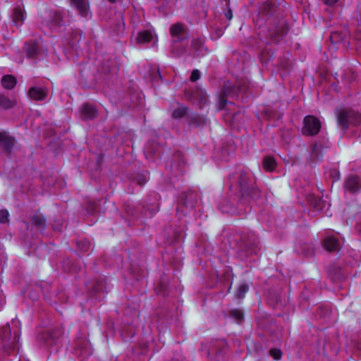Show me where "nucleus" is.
Listing matches in <instances>:
<instances>
[{
    "label": "nucleus",
    "mask_w": 361,
    "mask_h": 361,
    "mask_svg": "<svg viewBox=\"0 0 361 361\" xmlns=\"http://www.w3.org/2000/svg\"><path fill=\"white\" fill-rule=\"evenodd\" d=\"M329 39L333 45L340 44L345 49H354L358 51L361 48V31L356 33L352 42L350 41L348 31L345 29L343 31L331 32Z\"/></svg>",
    "instance_id": "obj_1"
},
{
    "label": "nucleus",
    "mask_w": 361,
    "mask_h": 361,
    "mask_svg": "<svg viewBox=\"0 0 361 361\" xmlns=\"http://www.w3.org/2000/svg\"><path fill=\"white\" fill-rule=\"evenodd\" d=\"M336 121L338 127L347 130L350 125L357 126L361 123V114L350 109H341L336 111Z\"/></svg>",
    "instance_id": "obj_2"
},
{
    "label": "nucleus",
    "mask_w": 361,
    "mask_h": 361,
    "mask_svg": "<svg viewBox=\"0 0 361 361\" xmlns=\"http://www.w3.org/2000/svg\"><path fill=\"white\" fill-rule=\"evenodd\" d=\"M0 336L3 350L7 355L12 354L18 350V336L16 334L13 337H11L9 325L2 327Z\"/></svg>",
    "instance_id": "obj_3"
},
{
    "label": "nucleus",
    "mask_w": 361,
    "mask_h": 361,
    "mask_svg": "<svg viewBox=\"0 0 361 361\" xmlns=\"http://www.w3.org/2000/svg\"><path fill=\"white\" fill-rule=\"evenodd\" d=\"M197 202V195L192 192H183L180 195L177 204V213L185 216L190 213Z\"/></svg>",
    "instance_id": "obj_4"
},
{
    "label": "nucleus",
    "mask_w": 361,
    "mask_h": 361,
    "mask_svg": "<svg viewBox=\"0 0 361 361\" xmlns=\"http://www.w3.org/2000/svg\"><path fill=\"white\" fill-rule=\"evenodd\" d=\"M248 173L241 172L239 180L238 187L242 199L248 198L256 200L259 197V191L248 183Z\"/></svg>",
    "instance_id": "obj_5"
},
{
    "label": "nucleus",
    "mask_w": 361,
    "mask_h": 361,
    "mask_svg": "<svg viewBox=\"0 0 361 361\" xmlns=\"http://www.w3.org/2000/svg\"><path fill=\"white\" fill-rule=\"evenodd\" d=\"M243 87L238 83H233L231 81L224 82L223 90L219 97L218 108L223 109L227 104V98L236 95L243 90Z\"/></svg>",
    "instance_id": "obj_6"
},
{
    "label": "nucleus",
    "mask_w": 361,
    "mask_h": 361,
    "mask_svg": "<svg viewBox=\"0 0 361 361\" xmlns=\"http://www.w3.org/2000/svg\"><path fill=\"white\" fill-rule=\"evenodd\" d=\"M302 133L306 135H315L321 129L319 120L313 116H307L304 118Z\"/></svg>",
    "instance_id": "obj_7"
},
{
    "label": "nucleus",
    "mask_w": 361,
    "mask_h": 361,
    "mask_svg": "<svg viewBox=\"0 0 361 361\" xmlns=\"http://www.w3.org/2000/svg\"><path fill=\"white\" fill-rule=\"evenodd\" d=\"M241 249L247 255L257 253L259 250L258 239L255 234H249L241 238Z\"/></svg>",
    "instance_id": "obj_8"
},
{
    "label": "nucleus",
    "mask_w": 361,
    "mask_h": 361,
    "mask_svg": "<svg viewBox=\"0 0 361 361\" xmlns=\"http://www.w3.org/2000/svg\"><path fill=\"white\" fill-rule=\"evenodd\" d=\"M288 27L283 20L279 21L278 24L268 30L267 35L269 37V42H278L287 34Z\"/></svg>",
    "instance_id": "obj_9"
},
{
    "label": "nucleus",
    "mask_w": 361,
    "mask_h": 361,
    "mask_svg": "<svg viewBox=\"0 0 361 361\" xmlns=\"http://www.w3.org/2000/svg\"><path fill=\"white\" fill-rule=\"evenodd\" d=\"M188 44V39H173L171 45V54L175 57H180L184 55L187 51V46Z\"/></svg>",
    "instance_id": "obj_10"
},
{
    "label": "nucleus",
    "mask_w": 361,
    "mask_h": 361,
    "mask_svg": "<svg viewBox=\"0 0 361 361\" xmlns=\"http://www.w3.org/2000/svg\"><path fill=\"white\" fill-rule=\"evenodd\" d=\"M69 1L71 6L78 11L80 16L87 18L90 15L87 0H69Z\"/></svg>",
    "instance_id": "obj_11"
},
{
    "label": "nucleus",
    "mask_w": 361,
    "mask_h": 361,
    "mask_svg": "<svg viewBox=\"0 0 361 361\" xmlns=\"http://www.w3.org/2000/svg\"><path fill=\"white\" fill-rule=\"evenodd\" d=\"M47 24L52 30L61 27L63 25V16L61 13L58 11H50Z\"/></svg>",
    "instance_id": "obj_12"
},
{
    "label": "nucleus",
    "mask_w": 361,
    "mask_h": 361,
    "mask_svg": "<svg viewBox=\"0 0 361 361\" xmlns=\"http://www.w3.org/2000/svg\"><path fill=\"white\" fill-rule=\"evenodd\" d=\"M27 58L30 59H38L40 55L39 44L34 41L25 43L24 47Z\"/></svg>",
    "instance_id": "obj_13"
},
{
    "label": "nucleus",
    "mask_w": 361,
    "mask_h": 361,
    "mask_svg": "<svg viewBox=\"0 0 361 361\" xmlns=\"http://www.w3.org/2000/svg\"><path fill=\"white\" fill-rule=\"evenodd\" d=\"M345 188L351 193H355L361 188V181L358 176H349L345 181Z\"/></svg>",
    "instance_id": "obj_14"
},
{
    "label": "nucleus",
    "mask_w": 361,
    "mask_h": 361,
    "mask_svg": "<svg viewBox=\"0 0 361 361\" xmlns=\"http://www.w3.org/2000/svg\"><path fill=\"white\" fill-rule=\"evenodd\" d=\"M80 111L81 118L85 121L92 120L97 115V111L95 107L89 104H85L80 108Z\"/></svg>",
    "instance_id": "obj_15"
},
{
    "label": "nucleus",
    "mask_w": 361,
    "mask_h": 361,
    "mask_svg": "<svg viewBox=\"0 0 361 361\" xmlns=\"http://www.w3.org/2000/svg\"><path fill=\"white\" fill-rule=\"evenodd\" d=\"M191 49L194 51V56H202L207 53V49L204 46V41L201 38L192 39Z\"/></svg>",
    "instance_id": "obj_16"
},
{
    "label": "nucleus",
    "mask_w": 361,
    "mask_h": 361,
    "mask_svg": "<svg viewBox=\"0 0 361 361\" xmlns=\"http://www.w3.org/2000/svg\"><path fill=\"white\" fill-rule=\"evenodd\" d=\"M171 35L173 37V39H188V34L183 30V25L179 23H176L172 25L170 27Z\"/></svg>",
    "instance_id": "obj_17"
},
{
    "label": "nucleus",
    "mask_w": 361,
    "mask_h": 361,
    "mask_svg": "<svg viewBox=\"0 0 361 361\" xmlns=\"http://www.w3.org/2000/svg\"><path fill=\"white\" fill-rule=\"evenodd\" d=\"M15 141L14 139L8 136L6 133H0V147L6 153H10Z\"/></svg>",
    "instance_id": "obj_18"
},
{
    "label": "nucleus",
    "mask_w": 361,
    "mask_h": 361,
    "mask_svg": "<svg viewBox=\"0 0 361 361\" xmlns=\"http://www.w3.org/2000/svg\"><path fill=\"white\" fill-rule=\"evenodd\" d=\"M28 96L35 101L44 100L47 96V91L38 87H32L28 91Z\"/></svg>",
    "instance_id": "obj_19"
},
{
    "label": "nucleus",
    "mask_w": 361,
    "mask_h": 361,
    "mask_svg": "<svg viewBox=\"0 0 361 361\" xmlns=\"http://www.w3.org/2000/svg\"><path fill=\"white\" fill-rule=\"evenodd\" d=\"M75 348L77 350H80V355L86 357L90 354L89 350V343L85 338H79L75 342Z\"/></svg>",
    "instance_id": "obj_20"
},
{
    "label": "nucleus",
    "mask_w": 361,
    "mask_h": 361,
    "mask_svg": "<svg viewBox=\"0 0 361 361\" xmlns=\"http://www.w3.org/2000/svg\"><path fill=\"white\" fill-rule=\"evenodd\" d=\"M324 246L329 252L337 251L341 247L340 242L333 236L327 237L324 241Z\"/></svg>",
    "instance_id": "obj_21"
},
{
    "label": "nucleus",
    "mask_w": 361,
    "mask_h": 361,
    "mask_svg": "<svg viewBox=\"0 0 361 361\" xmlns=\"http://www.w3.org/2000/svg\"><path fill=\"white\" fill-rule=\"evenodd\" d=\"M32 224L40 231H44L46 228L45 217L39 213L35 214L30 219Z\"/></svg>",
    "instance_id": "obj_22"
},
{
    "label": "nucleus",
    "mask_w": 361,
    "mask_h": 361,
    "mask_svg": "<svg viewBox=\"0 0 361 361\" xmlns=\"http://www.w3.org/2000/svg\"><path fill=\"white\" fill-rule=\"evenodd\" d=\"M25 20V12L20 8H15L12 14V20L13 23L19 27L22 25Z\"/></svg>",
    "instance_id": "obj_23"
},
{
    "label": "nucleus",
    "mask_w": 361,
    "mask_h": 361,
    "mask_svg": "<svg viewBox=\"0 0 361 361\" xmlns=\"http://www.w3.org/2000/svg\"><path fill=\"white\" fill-rule=\"evenodd\" d=\"M159 147L157 144L148 142L145 145L144 151L147 159H152L153 157L157 153Z\"/></svg>",
    "instance_id": "obj_24"
},
{
    "label": "nucleus",
    "mask_w": 361,
    "mask_h": 361,
    "mask_svg": "<svg viewBox=\"0 0 361 361\" xmlns=\"http://www.w3.org/2000/svg\"><path fill=\"white\" fill-rule=\"evenodd\" d=\"M153 199L154 202H151V200L148 199L146 205L144 206L145 212H149L150 216L159 211V203L157 202V195H154Z\"/></svg>",
    "instance_id": "obj_25"
},
{
    "label": "nucleus",
    "mask_w": 361,
    "mask_h": 361,
    "mask_svg": "<svg viewBox=\"0 0 361 361\" xmlns=\"http://www.w3.org/2000/svg\"><path fill=\"white\" fill-rule=\"evenodd\" d=\"M16 83L17 81L16 78L11 75H4L1 78V85L5 89L12 90L14 88Z\"/></svg>",
    "instance_id": "obj_26"
},
{
    "label": "nucleus",
    "mask_w": 361,
    "mask_h": 361,
    "mask_svg": "<svg viewBox=\"0 0 361 361\" xmlns=\"http://www.w3.org/2000/svg\"><path fill=\"white\" fill-rule=\"evenodd\" d=\"M16 105L15 99H10L5 94H0V106L4 109L13 108Z\"/></svg>",
    "instance_id": "obj_27"
},
{
    "label": "nucleus",
    "mask_w": 361,
    "mask_h": 361,
    "mask_svg": "<svg viewBox=\"0 0 361 361\" xmlns=\"http://www.w3.org/2000/svg\"><path fill=\"white\" fill-rule=\"evenodd\" d=\"M262 166L266 171H273L276 166V162L273 157L267 156L263 159Z\"/></svg>",
    "instance_id": "obj_28"
},
{
    "label": "nucleus",
    "mask_w": 361,
    "mask_h": 361,
    "mask_svg": "<svg viewBox=\"0 0 361 361\" xmlns=\"http://www.w3.org/2000/svg\"><path fill=\"white\" fill-rule=\"evenodd\" d=\"M152 33L150 31H142L138 33L137 42L138 44L148 43L152 39Z\"/></svg>",
    "instance_id": "obj_29"
},
{
    "label": "nucleus",
    "mask_w": 361,
    "mask_h": 361,
    "mask_svg": "<svg viewBox=\"0 0 361 361\" xmlns=\"http://www.w3.org/2000/svg\"><path fill=\"white\" fill-rule=\"evenodd\" d=\"M322 157V152L321 147L315 143L312 148L310 159L312 161L316 162Z\"/></svg>",
    "instance_id": "obj_30"
},
{
    "label": "nucleus",
    "mask_w": 361,
    "mask_h": 361,
    "mask_svg": "<svg viewBox=\"0 0 361 361\" xmlns=\"http://www.w3.org/2000/svg\"><path fill=\"white\" fill-rule=\"evenodd\" d=\"M206 123L207 119L204 116L195 115L190 117V125L195 127H202Z\"/></svg>",
    "instance_id": "obj_31"
},
{
    "label": "nucleus",
    "mask_w": 361,
    "mask_h": 361,
    "mask_svg": "<svg viewBox=\"0 0 361 361\" xmlns=\"http://www.w3.org/2000/svg\"><path fill=\"white\" fill-rule=\"evenodd\" d=\"M185 162L183 160H178L177 162L173 164L170 166V170L175 172V176L182 174L183 172V168Z\"/></svg>",
    "instance_id": "obj_32"
},
{
    "label": "nucleus",
    "mask_w": 361,
    "mask_h": 361,
    "mask_svg": "<svg viewBox=\"0 0 361 361\" xmlns=\"http://www.w3.org/2000/svg\"><path fill=\"white\" fill-rule=\"evenodd\" d=\"M188 109L185 106L178 104V106L173 111L172 117L173 118H181L186 115Z\"/></svg>",
    "instance_id": "obj_33"
},
{
    "label": "nucleus",
    "mask_w": 361,
    "mask_h": 361,
    "mask_svg": "<svg viewBox=\"0 0 361 361\" xmlns=\"http://www.w3.org/2000/svg\"><path fill=\"white\" fill-rule=\"evenodd\" d=\"M274 4L271 2H269L263 6L261 8V12L259 13V18H264V16L271 14V13L274 11Z\"/></svg>",
    "instance_id": "obj_34"
},
{
    "label": "nucleus",
    "mask_w": 361,
    "mask_h": 361,
    "mask_svg": "<svg viewBox=\"0 0 361 361\" xmlns=\"http://www.w3.org/2000/svg\"><path fill=\"white\" fill-rule=\"evenodd\" d=\"M91 244L88 240L82 239L77 241V247L82 252H87L90 248Z\"/></svg>",
    "instance_id": "obj_35"
},
{
    "label": "nucleus",
    "mask_w": 361,
    "mask_h": 361,
    "mask_svg": "<svg viewBox=\"0 0 361 361\" xmlns=\"http://www.w3.org/2000/svg\"><path fill=\"white\" fill-rule=\"evenodd\" d=\"M249 286L247 284L243 283H240L236 290L235 296L239 298L242 299L244 298L245 293L248 291Z\"/></svg>",
    "instance_id": "obj_36"
},
{
    "label": "nucleus",
    "mask_w": 361,
    "mask_h": 361,
    "mask_svg": "<svg viewBox=\"0 0 361 361\" xmlns=\"http://www.w3.org/2000/svg\"><path fill=\"white\" fill-rule=\"evenodd\" d=\"M229 315L238 323L243 321V318H244L243 312L240 310H238V309L231 310L229 312Z\"/></svg>",
    "instance_id": "obj_37"
},
{
    "label": "nucleus",
    "mask_w": 361,
    "mask_h": 361,
    "mask_svg": "<svg viewBox=\"0 0 361 361\" xmlns=\"http://www.w3.org/2000/svg\"><path fill=\"white\" fill-rule=\"evenodd\" d=\"M9 213L6 209L0 210V224H5L8 221Z\"/></svg>",
    "instance_id": "obj_38"
},
{
    "label": "nucleus",
    "mask_w": 361,
    "mask_h": 361,
    "mask_svg": "<svg viewBox=\"0 0 361 361\" xmlns=\"http://www.w3.org/2000/svg\"><path fill=\"white\" fill-rule=\"evenodd\" d=\"M270 354L275 360H279L281 357V351L276 348L270 350Z\"/></svg>",
    "instance_id": "obj_39"
},
{
    "label": "nucleus",
    "mask_w": 361,
    "mask_h": 361,
    "mask_svg": "<svg viewBox=\"0 0 361 361\" xmlns=\"http://www.w3.org/2000/svg\"><path fill=\"white\" fill-rule=\"evenodd\" d=\"M200 71L197 69L193 70L191 73V75H190V80L192 82H195L196 80H197L200 78Z\"/></svg>",
    "instance_id": "obj_40"
},
{
    "label": "nucleus",
    "mask_w": 361,
    "mask_h": 361,
    "mask_svg": "<svg viewBox=\"0 0 361 361\" xmlns=\"http://www.w3.org/2000/svg\"><path fill=\"white\" fill-rule=\"evenodd\" d=\"M224 14L226 18L228 19V20L232 19L233 14L231 9L230 8H228L226 11H224Z\"/></svg>",
    "instance_id": "obj_41"
},
{
    "label": "nucleus",
    "mask_w": 361,
    "mask_h": 361,
    "mask_svg": "<svg viewBox=\"0 0 361 361\" xmlns=\"http://www.w3.org/2000/svg\"><path fill=\"white\" fill-rule=\"evenodd\" d=\"M147 180V178L145 176H140L137 180V183L138 185H144Z\"/></svg>",
    "instance_id": "obj_42"
},
{
    "label": "nucleus",
    "mask_w": 361,
    "mask_h": 361,
    "mask_svg": "<svg viewBox=\"0 0 361 361\" xmlns=\"http://www.w3.org/2000/svg\"><path fill=\"white\" fill-rule=\"evenodd\" d=\"M322 1L324 4L329 6H333L338 2V0H322Z\"/></svg>",
    "instance_id": "obj_43"
},
{
    "label": "nucleus",
    "mask_w": 361,
    "mask_h": 361,
    "mask_svg": "<svg viewBox=\"0 0 361 361\" xmlns=\"http://www.w3.org/2000/svg\"><path fill=\"white\" fill-rule=\"evenodd\" d=\"M219 209L221 210L224 213H229L231 211V208L230 206H219Z\"/></svg>",
    "instance_id": "obj_44"
},
{
    "label": "nucleus",
    "mask_w": 361,
    "mask_h": 361,
    "mask_svg": "<svg viewBox=\"0 0 361 361\" xmlns=\"http://www.w3.org/2000/svg\"><path fill=\"white\" fill-rule=\"evenodd\" d=\"M330 175H331V176H332L335 178H338L339 173L337 171V170L334 169V170L331 171Z\"/></svg>",
    "instance_id": "obj_45"
},
{
    "label": "nucleus",
    "mask_w": 361,
    "mask_h": 361,
    "mask_svg": "<svg viewBox=\"0 0 361 361\" xmlns=\"http://www.w3.org/2000/svg\"><path fill=\"white\" fill-rule=\"evenodd\" d=\"M356 229L360 235H361V220L357 223Z\"/></svg>",
    "instance_id": "obj_46"
},
{
    "label": "nucleus",
    "mask_w": 361,
    "mask_h": 361,
    "mask_svg": "<svg viewBox=\"0 0 361 361\" xmlns=\"http://www.w3.org/2000/svg\"><path fill=\"white\" fill-rule=\"evenodd\" d=\"M320 200H315V203L314 204V207L316 208V209H320Z\"/></svg>",
    "instance_id": "obj_47"
},
{
    "label": "nucleus",
    "mask_w": 361,
    "mask_h": 361,
    "mask_svg": "<svg viewBox=\"0 0 361 361\" xmlns=\"http://www.w3.org/2000/svg\"><path fill=\"white\" fill-rule=\"evenodd\" d=\"M222 35V30H219L218 32H217V35L216 37V38H218L219 37H221Z\"/></svg>",
    "instance_id": "obj_48"
},
{
    "label": "nucleus",
    "mask_w": 361,
    "mask_h": 361,
    "mask_svg": "<svg viewBox=\"0 0 361 361\" xmlns=\"http://www.w3.org/2000/svg\"><path fill=\"white\" fill-rule=\"evenodd\" d=\"M202 103H206L207 102V98L206 97H203L202 99Z\"/></svg>",
    "instance_id": "obj_49"
},
{
    "label": "nucleus",
    "mask_w": 361,
    "mask_h": 361,
    "mask_svg": "<svg viewBox=\"0 0 361 361\" xmlns=\"http://www.w3.org/2000/svg\"><path fill=\"white\" fill-rule=\"evenodd\" d=\"M111 3H115L117 0H109Z\"/></svg>",
    "instance_id": "obj_50"
},
{
    "label": "nucleus",
    "mask_w": 361,
    "mask_h": 361,
    "mask_svg": "<svg viewBox=\"0 0 361 361\" xmlns=\"http://www.w3.org/2000/svg\"><path fill=\"white\" fill-rule=\"evenodd\" d=\"M99 290V288H95V290Z\"/></svg>",
    "instance_id": "obj_51"
},
{
    "label": "nucleus",
    "mask_w": 361,
    "mask_h": 361,
    "mask_svg": "<svg viewBox=\"0 0 361 361\" xmlns=\"http://www.w3.org/2000/svg\"><path fill=\"white\" fill-rule=\"evenodd\" d=\"M51 336H52L53 338H56V337H57L56 336H53V335H51Z\"/></svg>",
    "instance_id": "obj_52"
},
{
    "label": "nucleus",
    "mask_w": 361,
    "mask_h": 361,
    "mask_svg": "<svg viewBox=\"0 0 361 361\" xmlns=\"http://www.w3.org/2000/svg\"><path fill=\"white\" fill-rule=\"evenodd\" d=\"M226 6H228V4L227 2H226V4H225Z\"/></svg>",
    "instance_id": "obj_53"
},
{
    "label": "nucleus",
    "mask_w": 361,
    "mask_h": 361,
    "mask_svg": "<svg viewBox=\"0 0 361 361\" xmlns=\"http://www.w3.org/2000/svg\"><path fill=\"white\" fill-rule=\"evenodd\" d=\"M56 228H54V230H56ZM57 230L60 231L59 228H57Z\"/></svg>",
    "instance_id": "obj_54"
}]
</instances>
